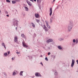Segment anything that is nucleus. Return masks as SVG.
Wrapping results in <instances>:
<instances>
[{"mask_svg":"<svg viewBox=\"0 0 78 78\" xmlns=\"http://www.w3.org/2000/svg\"><path fill=\"white\" fill-rule=\"evenodd\" d=\"M73 21H69V23L68 25V30L69 32H70L72 30V27H73Z\"/></svg>","mask_w":78,"mask_h":78,"instance_id":"1","label":"nucleus"},{"mask_svg":"<svg viewBox=\"0 0 78 78\" xmlns=\"http://www.w3.org/2000/svg\"><path fill=\"white\" fill-rule=\"evenodd\" d=\"M18 23H19V21H17L16 19H14L13 21H12L13 25L16 27V30H17V27H18Z\"/></svg>","mask_w":78,"mask_h":78,"instance_id":"2","label":"nucleus"},{"mask_svg":"<svg viewBox=\"0 0 78 78\" xmlns=\"http://www.w3.org/2000/svg\"><path fill=\"white\" fill-rule=\"evenodd\" d=\"M55 16H54V15H52V16L51 17V20H50V22L51 23L53 21L55 20Z\"/></svg>","mask_w":78,"mask_h":78,"instance_id":"3","label":"nucleus"},{"mask_svg":"<svg viewBox=\"0 0 78 78\" xmlns=\"http://www.w3.org/2000/svg\"><path fill=\"white\" fill-rule=\"evenodd\" d=\"M43 29H44V30L45 31H48V28L47 27L45 24H44L43 25Z\"/></svg>","mask_w":78,"mask_h":78,"instance_id":"4","label":"nucleus"},{"mask_svg":"<svg viewBox=\"0 0 78 78\" xmlns=\"http://www.w3.org/2000/svg\"><path fill=\"white\" fill-rule=\"evenodd\" d=\"M22 44L23 46L25 48H27V47H28V45H26V44H25V42H24L23 41Z\"/></svg>","mask_w":78,"mask_h":78,"instance_id":"5","label":"nucleus"},{"mask_svg":"<svg viewBox=\"0 0 78 78\" xmlns=\"http://www.w3.org/2000/svg\"><path fill=\"white\" fill-rule=\"evenodd\" d=\"M53 42V39L51 38L48 39L46 41V42H47L48 44H49L50 42Z\"/></svg>","mask_w":78,"mask_h":78,"instance_id":"6","label":"nucleus"},{"mask_svg":"<svg viewBox=\"0 0 78 78\" xmlns=\"http://www.w3.org/2000/svg\"><path fill=\"white\" fill-rule=\"evenodd\" d=\"M74 64H75V60L74 59H72V62L71 65V66L72 67H73V66H74Z\"/></svg>","mask_w":78,"mask_h":78,"instance_id":"7","label":"nucleus"},{"mask_svg":"<svg viewBox=\"0 0 78 78\" xmlns=\"http://www.w3.org/2000/svg\"><path fill=\"white\" fill-rule=\"evenodd\" d=\"M55 78H58V72L56 70H55Z\"/></svg>","mask_w":78,"mask_h":78,"instance_id":"8","label":"nucleus"},{"mask_svg":"<svg viewBox=\"0 0 78 78\" xmlns=\"http://www.w3.org/2000/svg\"><path fill=\"white\" fill-rule=\"evenodd\" d=\"M18 39L17 37V36L15 37L14 39V41L15 42H18V40H17Z\"/></svg>","mask_w":78,"mask_h":78,"instance_id":"9","label":"nucleus"},{"mask_svg":"<svg viewBox=\"0 0 78 78\" xmlns=\"http://www.w3.org/2000/svg\"><path fill=\"white\" fill-rule=\"evenodd\" d=\"M2 47H4V48L5 49V50L6 49V45H5V44L4 42H3L2 44Z\"/></svg>","mask_w":78,"mask_h":78,"instance_id":"10","label":"nucleus"},{"mask_svg":"<svg viewBox=\"0 0 78 78\" xmlns=\"http://www.w3.org/2000/svg\"><path fill=\"white\" fill-rule=\"evenodd\" d=\"M26 2L27 3V4H28V5H29V6H32V4L31 3V2H30L28 1V0H27L26 1Z\"/></svg>","mask_w":78,"mask_h":78,"instance_id":"11","label":"nucleus"},{"mask_svg":"<svg viewBox=\"0 0 78 78\" xmlns=\"http://www.w3.org/2000/svg\"><path fill=\"white\" fill-rule=\"evenodd\" d=\"M49 12H50L49 15L50 16H51V14H52V9H51V8H50Z\"/></svg>","mask_w":78,"mask_h":78,"instance_id":"12","label":"nucleus"},{"mask_svg":"<svg viewBox=\"0 0 78 78\" xmlns=\"http://www.w3.org/2000/svg\"><path fill=\"white\" fill-rule=\"evenodd\" d=\"M35 75L36 76H41V74L39 73H36Z\"/></svg>","mask_w":78,"mask_h":78,"instance_id":"13","label":"nucleus"},{"mask_svg":"<svg viewBox=\"0 0 78 78\" xmlns=\"http://www.w3.org/2000/svg\"><path fill=\"white\" fill-rule=\"evenodd\" d=\"M35 16L36 18H39V15L38 14L36 13L35 14Z\"/></svg>","mask_w":78,"mask_h":78,"instance_id":"14","label":"nucleus"},{"mask_svg":"<svg viewBox=\"0 0 78 78\" xmlns=\"http://www.w3.org/2000/svg\"><path fill=\"white\" fill-rule=\"evenodd\" d=\"M64 39L63 37H60L58 38V40L59 41H63Z\"/></svg>","mask_w":78,"mask_h":78,"instance_id":"15","label":"nucleus"},{"mask_svg":"<svg viewBox=\"0 0 78 78\" xmlns=\"http://www.w3.org/2000/svg\"><path fill=\"white\" fill-rule=\"evenodd\" d=\"M21 36L22 37H23L26 39V36L24 34H21Z\"/></svg>","mask_w":78,"mask_h":78,"instance_id":"16","label":"nucleus"},{"mask_svg":"<svg viewBox=\"0 0 78 78\" xmlns=\"http://www.w3.org/2000/svg\"><path fill=\"white\" fill-rule=\"evenodd\" d=\"M46 25L48 28L50 29V28H51L50 26L48 25V23H46Z\"/></svg>","mask_w":78,"mask_h":78,"instance_id":"17","label":"nucleus"},{"mask_svg":"<svg viewBox=\"0 0 78 78\" xmlns=\"http://www.w3.org/2000/svg\"><path fill=\"white\" fill-rule=\"evenodd\" d=\"M24 8L27 11H28V7H27L24 6Z\"/></svg>","mask_w":78,"mask_h":78,"instance_id":"18","label":"nucleus"},{"mask_svg":"<svg viewBox=\"0 0 78 78\" xmlns=\"http://www.w3.org/2000/svg\"><path fill=\"white\" fill-rule=\"evenodd\" d=\"M31 24H32V26L34 28H35V25L34 24V23L32 22L31 23Z\"/></svg>","mask_w":78,"mask_h":78,"instance_id":"19","label":"nucleus"},{"mask_svg":"<svg viewBox=\"0 0 78 78\" xmlns=\"http://www.w3.org/2000/svg\"><path fill=\"white\" fill-rule=\"evenodd\" d=\"M23 71H22L20 72V76H23Z\"/></svg>","mask_w":78,"mask_h":78,"instance_id":"20","label":"nucleus"},{"mask_svg":"<svg viewBox=\"0 0 78 78\" xmlns=\"http://www.w3.org/2000/svg\"><path fill=\"white\" fill-rule=\"evenodd\" d=\"M58 48L59 49V50H61V49L62 48L61 47V46H58Z\"/></svg>","mask_w":78,"mask_h":78,"instance_id":"21","label":"nucleus"},{"mask_svg":"<svg viewBox=\"0 0 78 78\" xmlns=\"http://www.w3.org/2000/svg\"><path fill=\"white\" fill-rule=\"evenodd\" d=\"M37 3H41V0H37Z\"/></svg>","mask_w":78,"mask_h":78,"instance_id":"22","label":"nucleus"},{"mask_svg":"<svg viewBox=\"0 0 78 78\" xmlns=\"http://www.w3.org/2000/svg\"><path fill=\"white\" fill-rule=\"evenodd\" d=\"M4 55L6 57L8 55V53H7V52H5L4 54Z\"/></svg>","mask_w":78,"mask_h":78,"instance_id":"23","label":"nucleus"},{"mask_svg":"<svg viewBox=\"0 0 78 78\" xmlns=\"http://www.w3.org/2000/svg\"><path fill=\"white\" fill-rule=\"evenodd\" d=\"M16 75V73L15 72H13L12 75L13 76H15V75Z\"/></svg>","mask_w":78,"mask_h":78,"instance_id":"24","label":"nucleus"},{"mask_svg":"<svg viewBox=\"0 0 78 78\" xmlns=\"http://www.w3.org/2000/svg\"><path fill=\"white\" fill-rule=\"evenodd\" d=\"M16 2L15 1H12V3L13 4H15V3H16Z\"/></svg>","mask_w":78,"mask_h":78,"instance_id":"25","label":"nucleus"},{"mask_svg":"<svg viewBox=\"0 0 78 78\" xmlns=\"http://www.w3.org/2000/svg\"><path fill=\"white\" fill-rule=\"evenodd\" d=\"M36 21L37 22V23H39L40 22V21L39 20H36Z\"/></svg>","mask_w":78,"mask_h":78,"instance_id":"26","label":"nucleus"},{"mask_svg":"<svg viewBox=\"0 0 78 78\" xmlns=\"http://www.w3.org/2000/svg\"><path fill=\"white\" fill-rule=\"evenodd\" d=\"M28 57H29V58L30 59V60H32V56H28Z\"/></svg>","mask_w":78,"mask_h":78,"instance_id":"27","label":"nucleus"},{"mask_svg":"<svg viewBox=\"0 0 78 78\" xmlns=\"http://www.w3.org/2000/svg\"><path fill=\"white\" fill-rule=\"evenodd\" d=\"M45 60H46V61H48V58H47V57H46L45 58Z\"/></svg>","mask_w":78,"mask_h":78,"instance_id":"28","label":"nucleus"},{"mask_svg":"<svg viewBox=\"0 0 78 78\" xmlns=\"http://www.w3.org/2000/svg\"><path fill=\"white\" fill-rule=\"evenodd\" d=\"M6 2L8 3H10V1L9 0H6Z\"/></svg>","mask_w":78,"mask_h":78,"instance_id":"29","label":"nucleus"},{"mask_svg":"<svg viewBox=\"0 0 78 78\" xmlns=\"http://www.w3.org/2000/svg\"><path fill=\"white\" fill-rule=\"evenodd\" d=\"M76 44H77L78 43V40L76 39Z\"/></svg>","mask_w":78,"mask_h":78,"instance_id":"30","label":"nucleus"},{"mask_svg":"<svg viewBox=\"0 0 78 78\" xmlns=\"http://www.w3.org/2000/svg\"><path fill=\"white\" fill-rule=\"evenodd\" d=\"M75 42H76V40H75V39H74L73 40V42L74 43Z\"/></svg>","mask_w":78,"mask_h":78,"instance_id":"31","label":"nucleus"},{"mask_svg":"<svg viewBox=\"0 0 78 78\" xmlns=\"http://www.w3.org/2000/svg\"><path fill=\"white\" fill-rule=\"evenodd\" d=\"M51 56H54V57H53V58H56V56H55V55H51Z\"/></svg>","mask_w":78,"mask_h":78,"instance_id":"32","label":"nucleus"},{"mask_svg":"<svg viewBox=\"0 0 78 78\" xmlns=\"http://www.w3.org/2000/svg\"><path fill=\"white\" fill-rule=\"evenodd\" d=\"M5 14H8V12H7V11H6L5 12Z\"/></svg>","mask_w":78,"mask_h":78,"instance_id":"33","label":"nucleus"},{"mask_svg":"<svg viewBox=\"0 0 78 78\" xmlns=\"http://www.w3.org/2000/svg\"><path fill=\"white\" fill-rule=\"evenodd\" d=\"M7 53H8V55H9V53H10V51H8L7 52Z\"/></svg>","mask_w":78,"mask_h":78,"instance_id":"34","label":"nucleus"},{"mask_svg":"<svg viewBox=\"0 0 78 78\" xmlns=\"http://www.w3.org/2000/svg\"><path fill=\"white\" fill-rule=\"evenodd\" d=\"M48 55H50V52H48Z\"/></svg>","mask_w":78,"mask_h":78,"instance_id":"35","label":"nucleus"},{"mask_svg":"<svg viewBox=\"0 0 78 78\" xmlns=\"http://www.w3.org/2000/svg\"><path fill=\"white\" fill-rule=\"evenodd\" d=\"M39 9H41V6H39Z\"/></svg>","mask_w":78,"mask_h":78,"instance_id":"36","label":"nucleus"},{"mask_svg":"<svg viewBox=\"0 0 78 78\" xmlns=\"http://www.w3.org/2000/svg\"><path fill=\"white\" fill-rule=\"evenodd\" d=\"M34 36H35V37H36V34L34 33Z\"/></svg>","mask_w":78,"mask_h":78,"instance_id":"37","label":"nucleus"},{"mask_svg":"<svg viewBox=\"0 0 78 78\" xmlns=\"http://www.w3.org/2000/svg\"><path fill=\"white\" fill-rule=\"evenodd\" d=\"M30 1H31V2H34V1L33 0H30Z\"/></svg>","mask_w":78,"mask_h":78,"instance_id":"38","label":"nucleus"},{"mask_svg":"<svg viewBox=\"0 0 78 78\" xmlns=\"http://www.w3.org/2000/svg\"><path fill=\"white\" fill-rule=\"evenodd\" d=\"M16 53H17V54H20V52H16Z\"/></svg>","mask_w":78,"mask_h":78,"instance_id":"39","label":"nucleus"},{"mask_svg":"<svg viewBox=\"0 0 78 78\" xmlns=\"http://www.w3.org/2000/svg\"><path fill=\"white\" fill-rule=\"evenodd\" d=\"M13 59H14V58L12 57V61H13Z\"/></svg>","mask_w":78,"mask_h":78,"instance_id":"40","label":"nucleus"},{"mask_svg":"<svg viewBox=\"0 0 78 78\" xmlns=\"http://www.w3.org/2000/svg\"><path fill=\"white\" fill-rule=\"evenodd\" d=\"M40 64L42 65V66H43V64H42V62H41Z\"/></svg>","mask_w":78,"mask_h":78,"instance_id":"41","label":"nucleus"},{"mask_svg":"<svg viewBox=\"0 0 78 78\" xmlns=\"http://www.w3.org/2000/svg\"><path fill=\"white\" fill-rule=\"evenodd\" d=\"M58 6L57 7L56 9H58Z\"/></svg>","mask_w":78,"mask_h":78,"instance_id":"42","label":"nucleus"},{"mask_svg":"<svg viewBox=\"0 0 78 78\" xmlns=\"http://www.w3.org/2000/svg\"><path fill=\"white\" fill-rule=\"evenodd\" d=\"M15 1H17V2H19L18 1H19V0H15Z\"/></svg>","mask_w":78,"mask_h":78,"instance_id":"43","label":"nucleus"},{"mask_svg":"<svg viewBox=\"0 0 78 78\" xmlns=\"http://www.w3.org/2000/svg\"><path fill=\"white\" fill-rule=\"evenodd\" d=\"M4 73V75H6V73Z\"/></svg>","mask_w":78,"mask_h":78,"instance_id":"44","label":"nucleus"},{"mask_svg":"<svg viewBox=\"0 0 78 78\" xmlns=\"http://www.w3.org/2000/svg\"><path fill=\"white\" fill-rule=\"evenodd\" d=\"M6 16H7V17H9V15H6Z\"/></svg>","mask_w":78,"mask_h":78,"instance_id":"45","label":"nucleus"},{"mask_svg":"<svg viewBox=\"0 0 78 78\" xmlns=\"http://www.w3.org/2000/svg\"><path fill=\"white\" fill-rule=\"evenodd\" d=\"M73 45H75V44H73Z\"/></svg>","mask_w":78,"mask_h":78,"instance_id":"46","label":"nucleus"},{"mask_svg":"<svg viewBox=\"0 0 78 78\" xmlns=\"http://www.w3.org/2000/svg\"><path fill=\"white\" fill-rule=\"evenodd\" d=\"M34 2H36V0H34Z\"/></svg>","mask_w":78,"mask_h":78,"instance_id":"47","label":"nucleus"},{"mask_svg":"<svg viewBox=\"0 0 78 78\" xmlns=\"http://www.w3.org/2000/svg\"><path fill=\"white\" fill-rule=\"evenodd\" d=\"M25 16V14H24L23 15V16L24 17V16Z\"/></svg>","mask_w":78,"mask_h":78,"instance_id":"48","label":"nucleus"},{"mask_svg":"<svg viewBox=\"0 0 78 78\" xmlns=\"http://www.w3.org/2000/svg\"><path fill=\"white\" fill-rule=\"evenodd\" d=\"M76 62H78V60H77L76 61Z\"/></svg>","mask_w":78,"mask_h":78,"instance_id":"49","label":"nucleus"},{"mask_svg":"<svg viewBox=\"0 0 78 78\" xmlns=\"http://www.w3.org/2000/svg\"><path fill=\"white\" fill-rule=\"evenodd\" d=\"M0 13H2V12H1V10H0Z\"/></svg>","mask_w":78,"mask_h":78,"instance_id":"50","label":"nucleus"},{"mask_svg":"<svg viewBox=\"0 0 78 78\" xmlns=\"http://www.w3.org/2000/svg\"><path fill=\"white\" fill-rule=\"evenodd\" d=\"M41 57H42V55H41Z\"/></svg>","mask_w":78,"mask_h":78,"instance_id":"51","label":"nucleus"},{"mask_svg":"<svg viewBox=\"0 0 78 78\" xmlns=\"http://www.w3.org/2000/svg\"><path fill=\"white\" fill-rule=\"evenodd\" d=\"M48 48V49H50V47H49V48Z\"/></svg>","mask_w":78,"mask_h":78,"instance_id":"52","label":"nucleus"},{"mask_svg":"<svg viewBox=\"0 0 78 78\" xmlns=\"http://www.w3.org/2000/svg\"><path fill=\"white\" fill-rule=\"evenodd\" d=\"M55 0H53V2H55Z\"/></svg>","mask_w":78,"mask_h":78,"instance_id":"53","label":"nucleus"},{"mask_svg":"<svg viewBox=\"0 0 78 78\" xmlns=\"http://www.w3.org/2000/svg\"><path fill=\"white\" fill-rule=\"evenodd\" d=\"M16 12H17V10H16Z\"/></svg>","mask_w":78,"mask_h":78,"instance_id":"54","label":"nucleus"},{"mask_svg":"<svg viewBox=\"0 0 78 78\" xmlns=\"http://www.w3.org/2000/svg\"><path fill=\"white\" fill-rule=\"evenodd\" d=\"M41 26L42 27H43V26H42V25H41Z\"/></svg>","mask_w":78,"mask_h":78,"instance_id":"55","label":"nucleus"},{"mask_svg":"<svg viewBox=\"0 0 78 78\" xmlns=\"http://www.w3.org/2000/svg\"><path fill=\"white\" fill-rule=\"evenodd\" d=\"M63 37H65V36H63Z\"/></svg>","mask_w":78,"mask_h":78,"instance_id":"56","label":"nucleus"},{"mask_svg":"<svg viewBox=\"0 0 78 78\" xmlns=\"http://www.w3.org/2000/svg\"><path fill=\"white\" fill-rule=\"evenodd\" d=\"M77 64H78V62H77Z\"/></svg>","mask_w":78,"mask_h":78,"instance_id":"57","label":"nucleus"},{"mask_svg":"<svg viewBox=\"0 0 78 78\" xmlns=\"http://www.w3.org/2000/svg\"><path fill=\"white\" fill-rule=\"evenodd\" d=\"M13 10H12V12H13Z\"/></svg>","mask_w":78,"mask_h":78,"instance_id":"58","label":"nucleus"}]
</instances>
